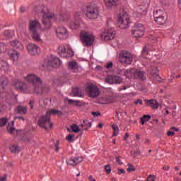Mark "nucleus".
<instances>
[{
  "mask_svg": "<svg viewBox=\"0 0 181 181\" xmlns=\"http://www.w3.org/2000/svg\"><path fill=\"white\" fill-rule=\"evenodd\" d=\"M33 12L38 16H42V30H50L52 29V21L57 19L56 14L49 11L47 6L43 4L35 6Z\"/></svg>",
  "mask_w": 181,
  "mask_h": 181,
  "instance_id": "nucleus-1",
  "label": "nucleus"
},
{
  "mask_svg": "<svg viewBox=\"0 0 181 181\" xmlns=\"http://www.w3.org/2000/svg\"><path fill=\"white\" fill-rule=\"evenodd\" d=\"M28 83H33L34 86V93L37 95H43L47 94V93H49L50 91V86H49L47 84L44 83L43 81H42V79H40V77L30 74L25 78Z\"/></svg>",
  "mask_w": 181,
  "mask_h": 181,
  "instance_id": "nucleus-2",
  "label": "nucleus"
},
{
  "mask_svg": "<svg viewBox=\"0 0 181 181\" xmlns=\"http://www.w3.org/2000/svg\"><path fill=\"white\" fill-rule=\"evenodd\" d=\"M110 23H112V19L108 18L107 19V29L105 30V32L103 33L100 36L103 39V40H112L114 37H115V30H114V28L111 27Z\"/></svg>",
  "mask_w": 181,
  "mask_h": 181,
  "instance_id": "nucleus-3",
  "label": "nucleus"
},
{
  "mask_svg": "<svg viewBox=\"0 0 181 181\" xmlns=\"http://www.w3.org/2000/svg\"><path fill=\"white\" fill-rule=\"evenodd\" d=\"M86 16L88 19H97L100 16V11L98 10V6L95 4H91L87 6Z\"/></svg>",
  "mask_w": 181,
  "mask_h": 181,
  "instance_id": "nucleus-4",
  "label": "nucleus"
},
{
  "mask_svg": "<svg viewBox=\"0 0 181 181\" xmlns=\"http://www.w3.org/2000/svg\"><path fill=\"white\" fill-rule=\"evenodd\" d=\"M153 18L155 22L158 25H165L168 18L166 17V12L162 9L156 10L153 12Z\"/></svg>",
  "mask_w": 181,
  "mask_h": 181,
  "instance_id": "nucleus-5",
  "label": "nucleus"
},
{
  "mask_svg": "<svg viewBox=\"0 0 181 181\" xmlns=\"http://www.w3.org/2000/svg\"><path fill=\"white\" fill-rule=\"evenodd\" d=\"M81 40L83 45L86 44V46H93V43L95 40V36L89 32L83 31L81 34Z\"/></svg>",
  "mask_w": 181,
  "mask_h": 181,
  "instance_id": "nucleus-6",
  "label": "nucleus"
},
{
  "mask_svg": "<svg viewBox=\"0 0 181 181\" xmlns=\"http://www.w3.org/2000/svg\"><path fill=\"white\" fill-rule=\"evenodd\" d=\"M119 28L120 29H127L129 26V17L128 13L125 11H122L119 14Z\"/></svg>",
  "mask_w": 181,
  "mask_h": 181,
  "instance_id": "nucleus-7",
  "label": "nucleus"
},
{
  "mask_svg": "<svg viewBox=\"0 0 181 181\" xmlns=\"http://www.w3.org/2000/svg\"><path fill=\"white\" fill-rule=\"evenodd\" d=\"M39 127L47 131L49 128H53V123L50 122V117L47 115H43L38 119L37 122Z\"/></svg>",
  "mask_w": 181,
  "mask_h": 181,
  "instance_id": "nucleus-8",
  "label": "nucleus"
},
{
  "mask_svg": "<svg viewBox=\"0 0 181 181\" xmlns=\"http://www.w3.org/2000/svg\"><path fill=\"white\" fill-rule=\"evenodd\" d=\"M119 59L120 63L131 64L132 62H134V57L131 54V52L128 51H122L119 54Z\"/></svg>",
  "mask_w": 181,
  "mask_h": 181,
  "instance_id": "nucleus-9",
  "label": "nucleus"
},
{
  "mask_svg": "<svg viewBox=\"0 0 181 181\" xmlns=\"http://www.w3.org/2000/svg\"><path fill=\"white\" fill-rule=\"evenodd\" d=\"M145 33V28L141 23L135 24L132 28V35L134 37H142Z\"/></svg>",
  "mask_w": 181,
  "mask_h": 181,
  "instance_id": "nucleus-10",
  "label": "nucleus"
},
{
  "mask_svg": "<svg viewBox=\"0 0 181 181\" xmlns=\"http://www.w3.org/2000/svg\"><path fill=\"white\" fill-rule=\"evenodd\" d=\"M86 90L88 93V95L91 97V98H97L100 95V89L97 86L90 83L86 88Z\"/></svg>",
  "mask_w": 181,
  "mask_h": 181,
  "instance_id": "nucleus-11",
  "label": "nucleus"
},
{
  "mask_svg": "<svg viewBox=\"0 0 181 181\" xmlns=\"http://www.w3.org/2000/svg\"><path fill=\"white\" fill-rule=\"evenodd\" d=\"M80 16H81V12L75 13L73 19L69 23V26L71 29H78V28H80V22L81 21Z\"/></svg>",
  "mask_w": 181,
  "mask_h": 181,
  "instance_id": "nucleus-12",
  "label": "nucleus"
},
{
  "mask_svg": "<svg viewBox=\"0 0 181 181\" xmlns=\"http://www.w3.org/2000/svg\"><path fill=\"white\" fill-rule=\"evenodd\" d=\"M28 26L30 32L37 30V29L39 28L44 32H47V30H42V28H43V23H42V24H40V21H39V20H30L28 23Z\"/></svg>",
  "mask_w": 181,
  "mask_h": 181,
  "instance_id": "nucleus-13",
  "label": "nucleus"
},
{
  "mask_svg": "<svg viewBox=\"0 0 181 181\" xmlns=\"http://www.w3.org/2000/svg\"><path fill=\"white\" fill-rule=\"evenodd\" d=\"M62 61L57 57L52 56L47 62V67H53V69H57L60 67Z\"/></svg>",
  "mask_w": 181,
  "mask_h": 181,
  "instance_id": "nucleus-14",
  "label": "nucleus"
},
{
  "mask_svg": "<svg viewBox=\"0 0 181 181\" xmlns=\"http://www.w3.org/2000/svg\"><path fill=\"white\" fill-rule=\"evenodd\" d=\"M105 83L107 84H121L122 83V78L110 75L105 78Z\"/></svg>",
  "mask_w": 181,
  "mask_h": 181,
  "instance_id": "nucleus-15",
  "label": "nucleus"
},
{
  "mask_svg": "<svg viewBox=\"0 0 181 181\" xmlns=\"http://www.w3.org/2000/svg\"><path fill=\"white\" fill-rule=\"evenodd\" d=\"M56 33L59 39L64 40V39H67L69 31H67V28L62 26V27H58L57 28Z\"/></svg>",
  "mask_w": 181,
  "mask_h": 181,
  "instance_id": "nucleus-16",
  "label": "nucleus"
},
{
  "mask_svg": "<svg viewBox=\"0 0 181 181\" xmlns=\"http://www.w3.org/2000/svg\"><path fill=\"white\" fill-rule=\"evenodd\" d=\"M27 50L31 56H37L40 53V48L35 44L27 45Z\"/></svg>",
  "mask_w": 181,
  "mask_h": 181,
  "instance_id": "nucleus-17",
  "label": "nucleus"
},
{
  "mask_svg": "<svg viewBox=\"0 0 181 181\" xmlns=\"http://www.w3.org/2000/svg\"><path fill=\"white\" fill-rule=\"evenodd\" d=\"M124 76H126L127 78H136V69L130 68L129 69H127L124 72Z\"/></svg>",
  "mask_w": 181,
  "mask_h": 181,
  "instance_id": "nucleus-18",
  "label": "nucleus"
},
{
  "mask_svg": "<svg viewBox=\"0 0 181 181\" xmlns=\"http://www.w3.org/2000/svg\"><path fill=\"white\" fill-rule=\"evenodd\" d=\"M105 5L108 9H112L115 8L119 4V0H104Z\"/></svg>",
  "mask_w": 181,
  "mask_h": 181,
  "instance_id": "nucleus-19",
  "label": "nucleus"
},
{
  "mask_svg": "<svg viewBox=\"0 0 181 181\" xmlns=\"http://www.w3.org/2000/svg\"><path fill=\"white\" fill-rule=\"evenodd\" d=\"M16 88L22 93H26V91H28V85H26V83L24 82L18 81L16 84Z\"/></svg>",
  "mask_w": 181,
  "mask_h": 181,
  "instance_id": "nucleus-20",
  "label": "nucleus"
},
{
  "mask_svg": "<svg viewBox=\"0 0 181 181\" xmlns=\"http://www.w3.org/2000/svg\"><path fill=\"white\" fill-rule=\"evenodd\" d=\"M10 44L12 47L16 49L17 50H20V52H22V50H23V45H22V42H19L18 40H13L10 42Z\"/></svg>",
  "mask_w": 181,
  "mask_h": 181,
  "instance_id": "nucleus-21",
  "label": "nucleus"
},
{
  "mask_svg": "<svg viewBox=\"0 0 181 181\" xmlns=\"http://www.w3.org/2000/svg\"><path fill=\"white\" fill-rule=\"evenodd\" d=\"M47 117H50V115H58V117H61V115H63V112L60 110L51 109L49 111L46 112Z\"/></svg>",
  "mask_w": 181,
  "mask_h": 181,
  "instance_id": "nucleus-22",
  "label": "nucleus"
},
{
  "mask_svg": "<svg viewBox=\"0 0 181 181\" xmlns=\"http://www.w3.org/2000/svg\"><path fill=\"white\" fill-rule=\"evenodd\" d=\"M136 78L142 80V81L146 80V74H145V71L136 69Z\"/></svg>",
  "mask_w": 181,
  "mask_h": 181,
  "instance_id": "nucleus-23",
  "label": "nucleus"
},
{
  "mask_svg": "<svg viewBox=\"0 0 181 181\" xmlns=\"http://www.w3.org/2000/svg\"><path fill=\"white\" fill-rule=\"evenodd\" d=\"M14 111L16 114H20L21 115H23V114H26L28 112V108H26V107L19 105L17 106Z\"/></svg>",
  "mask_w": 181,
  "mask_h": 181,
  "instance_id": "nucleus-24",
  "label": "nucleus"
},
{
  "mask_svg": "<svg viewBox=\"0 0 181 181\" xmlns=\"http://www.w3.org/2000/svg\"><path fill=\"white\" fill-rule=\"evenodd\" d=\"M146 103L147 105H150L151 108H153L154 110H158L159 108L158 102L155 100H146Z\"/></svg>",
  "mask_w": 181,
  "mask_h": 181,
  "instance_id": "nucleus-25",
  "label": "nucleus"
},
{
  "mask_svg": "<svg viewBox=\"0 0 181 181\" xmlns=\"http://www.w3.org/2000/svg\"><path fill=\"white\" fill-rule=\"evenodd\" d=\"M66 47H64V46H60L58 47V54H59L61 56V57H65L66 59H67V55L66 54Z\"/></svg>",
  "mask_w": 181,
  "mask_h": 181,
  "instance_id": "nucleus-26",
  "label": "nucleus"
},
{
  "mask_svg": "<svg viewBox=\"0 0 181 181\" xmlns=\"http://www.w3.org/2000/svg\"><path fill=\"white\" fill-rule=\"evenodd\" d=\"M8 77L5 75H3L0 77V86H2L3 88H5L8 86Z\"/></svg>",
  "mask_w": 181,
  "mask_h": 181,
  "instance_id": "nucleus-27",
  "label": "nucleus"
},
{
  "mask_svg": "<svg viewBox=\"0 0 181 181\" xmlns=\"http://www.w3.org/2000/svg\"><path fill=\"white\" fill-rule=\"evenodd\" d=\"M9 149L11 152V153H19V152H21V147H19L18 145L16 144H13L11 146H10Z\"/></svg>",
  "mask_w": 181,
  "mask_h": 181,
  "instance_id": "nucleus-28",
  "label": "nucleus"
},
{
  "mask_svg": "<svg viewBox=\"0 0 181 181\" xmlns=\"http://www.w3.org/2000/svg\"><path fill=\"white\" fill-rule=\"evenodd\" d=\"M68 69H69V70H73L75 71L76 70H78V65L77 64V62H76V61H73L69 62Z\"/></svg>",
  "mask_w": 181,
  "mask_h": 181,
  "instance_id": "nucleus-29",
  "label": "nucleus"
},
{
  "mask_svg": "<svg viewBox=\"0 0 181 181\" xmlns=\"http://www.w3.org/2000/svg\"><path fill=\"white\" fill-rule=\"evenodd\" d=\"M30 33L33 35V39L35 42H40V34L37 30L35 31H30Z\"/></svg>",
  "mask_w": 181,
  "mask_h": 181,
  "instance_id": "nucleus-30",
  "label": "nucleus"
},
{
  "mask_svg": "<svg viewBox=\"0 0 181 181\" xmlns=\"http://www.w3.org/2000/svg\"><path fill=\"white\" fill-rule=\"evenodd\" d=\"M72 94L74 97H82L81 89L79 88H74L72 89Z\"/></svg>",
  "mask_w": 181,
  "mask_h": 181,
  "instance_id": "nucleus-31",
  "label": "nucleus"
},
{
  "mask_svg": "<svg viewBox=\"0 0 181 181\" xmlns=\"http://www.w3.org/2000/svg\"><path fill=\"white\" fill-rule=\"evenodd\" d=\"M8 56L11 57V60H18L19 59V53L16 52H8Z\"/></svg>",
  "mask_w": 181,
  "mask_h": 181,
  "instance_id": "nucleus-32",
  "label": "nucleus"
},
{
  "mask_svg": "<svg viewBox=\"0 0 181 181\" xmlns=\"http://www.w3.org/2000/svg\"><path fill=\"white\" fill-rule=\"evenodd\" d=\"M151 74L153 77H155L156 78H159V71L158 70V67L153 66L151 69Z\"/></svg>",
  "mask_w": 181,
  "mask_h": 181,
  "instance_id": "nucleus-33",
  "label": "nucleus"
},
{
  "mask_svg": "<svg viewBox=\"0 0 181 181\" xmlns=\"http://www.w3.org/2000/svg\"><path fill=\"white\" fill-rule=\"evenodd\" d=\"M66 164L69 165V166H77V163L76 161V158H70L69 159L66 160Z\"/></svg>",
  "mask_w": 181,
  "mask_h": 181,
  "instance_id": "nucleus-34",
  "label": "nucleus"
},
{
  "mask_svg": "<svg viewBox=\"0 0 181 181\" xmlns=\"http://www.w3.org/2000/svg\"><path fill=\"white\" fill-rule=\"evenodd\" d=\"M151 117L150 115H144L143 117L141 118V125H144L146 122H148L149 119H151Z\"/></svg>",
  "mask_w": 181,
  "mask_h": 181,
  "instance_id": "nucleus-35",
  "label": "nucleus"
},
{
  "mask_svg": "<svg viewBox=\"0 0 181 181\" xmlns=\"http://www.w3.org/2000/svg\"><path fill=\"white\" fill-rule=\"evenodd\" d=\"M112 128L113 129L112 136H117V135H118V132H119V128H118L117 124L112 125Z\"/></svg>",
  "mask_w": 181,
  "mask_h": 181,
  "instance_id": "nucleus-36",
  "label": "nucleus"
},
{
  "mask_svg": "<svg viewBox=\"0 0 181 181\" xmlns=\"http://www.w3.org/2000/svg\"><path fill=\"white\" fill-rule=\"evenodd\" d=\"M91 122H89L88 119H84L83 122L81 124V127H83V128L85 127H88V128H91Z\"/></svg>",
  "mask_w": 181,
  "mask_h": 181,
  "instance_id": "nucleus-37",
  "label": "nucleus"
},
{
  "mask_svg": "<svg viewBox=\"0 0 181 181\" xmlns=\"http://www.w3.org/2000/svg\"><path fill=\"white\" fill-rule=\"evenodd\" d=\"M15 124V121H11V127H7V131L8 134H13L15 132V127H13V125Z\"/></svg>",
  "mask_w": 181,
  "mask_h": 181,
  "instance_id": "nucleus-38",
  "label": "nucleus"
},
{
  "mask_svg": "<svg viewBox=\"0 0 181 181\" xmlns=\"http://www.w3.org/2000/svg\"><path fill=\"white\" fill-rule=\"evenodd\" d=\"M8 123V119L6 117L0 118V127H5Z\"/></svg>",
  "mask_w": 181,
  "mask_h": 181,
  "instance_id": "nucleus-39",
  "label": "nucleus"
},
{
  "mask_svg": "<svg viewBox=\"0 0 181 181\" xmlns=\"http://www.w3.org/2000/svg\"><path fill=\"white\" fill-rule=\"evenodd\" d=\"M71 128L72 129V132H75V134L80 132V127H78V126H77V124H73L71 127Z\"/></svg>",
  "mask_w": 181,
  "mask_h": 181,
  "instance_id": "nucleus-40",
  "label": "nucleus"
},
{
  "mask_svg": "<svg viewBox=\"0 0 181 181\" xmlns=\"http://www.w3.org/2000/svg\"><path fill=\"white\" fill-rule=\"evenodd\" d=\"M130 153L133 158H136L141 155V151L139 150L131 151Z\"/></svg>",
  "mask_w": 181,
  "mask_h": 181,
  "instance_id": "nucleus-41",
  "label": "nucleus"
},
{
  "mask_svg": "<svg viewBox=\"0 0 181 181\" xmlns=\"http://www.w3.org/2000/svg\"><path fill=\"white\" fill-rule=\"evenodd\" d=\"M5 52H6V45L4 42H0V53H5Z\"/></svg>",
  "mask_w": 181,
  "mask_h": 181,
  "instance_id": "nucleus-42",
  "label": "nucleus"
},
{
  "mask_svg": "<svg viewBox=\"0 0 181 181\" xmlns=\"http://www.w3.org/2000/svg\"><path fill=\"white\" fill-rule=\"evenodd\" d=\"M66 58L67 57H73L74 56V52L71 49H67L66 52Z\"/></svg>",
  "mask_w": 181,
  "mask_h": 181,
  "instance_id": "nucleus-43",
  "label": "nucleus"
},
{
  "mask_svg": "<svg viewBox=\"0 0 181 181\" xmlns=\"http://www.w3.org/2000/svg\"><path fill=\"white\" fill-rule=\"evenodd\" d=\"M129 168H127V172L130 173V172H135L136 170V168L134 167V165L129 163L128 164Z\"/></svg>",
  "mask_w": 181,
  "mask_h": 181,
  "instance_id": "nucleus-44",
  "label": "nucleus"
},
{
  "mask_svg": "<svg viewBox=\"0 0 181 181\" xmlns=\"http://www.w3.org/2000/svg\"><path fill=\"white\" fill-rule=\"evenodd\" d=\"M66 141L68 142H74V134H69L66 137Z\"/></svg>",
  "mask_w": 181,
  "mask_h": 181,
  "instance_id": "nucleus-45",
  "label": "nucleus"
},
{
  "mask_svg": "<svg viewBox=\"0 0 181 181\" xmlns=\"http://www.w3.org/2000/svg\"><path fill=\"white\" fill-rule=\"evenodd\" d=\"M76 107H84V103L80 101V100H75V105Z\"/></svg>",
  "mask_w": 181,
  "mask_h": 181,
  "instance_id": "nucleus-46",
  "label": "nucleus"
},
{
  "mask_svg": "<svg viewBox=\"0 0 181 181\" xmlns=\"http://www.w3.org/2000/svg\"><path fill=\"white\" fill-rule=\"evenodd\" d=\"M75 160L76 162V165H78L81 163V162H83L84 159L83 158V157H75Z\"/></svg>",
  "mask_w": 181,
  "mask_h": 181,
  "instance_id": "nucleus-47",
  "label": "nucleus"
},
{
  "mask_svg": "<svg viewBox=\"0 0 181 181\" xmlns=\"http://www.w3.org/2000/svg\"><path fill=\"white\" fill-rule=\"evenodd\" d=\"M105 170L107 173V175H110L111 173V165H105Z\"/></svg>",
  "mask_w": 181,
  "mask_h": 181,
  "instance_id": "nucleus-48",
  "label": "nucleus"
},
{
  "mask_svg": "<svg viewBox=\"0 0 181 181\" xmlns=\"http://www.w3.org/2000/svg\"><path fill=\"white\" fill-rule=\"evenodd\" d=\"M4 36H6L7 37H11L12 35H11V31L8 30H4L3 33Z\"/></svg>",
  "mask_w": 181,
  "mask_h": 181,
  "instance_id": "nucleus-49",
  "label": "nucleus"
},
{
  "mask_svg": "<svg viewBox=\"0 0 181 181\" xmlns=\"http://www.w3.org/2000/svg\"><path fill=\"white\" fill-rule=\"evenodd\" d=\"M0 67H1V69H5V67H8V63L4 61H0Z\"/></svg>",
  "mask_w": 181,
  "mask_h": 181,
  "instance_id": "nucleus-50",
  "label": "nucleus"
},
{
  "mask_svg": "<svg viewBox=\"0 0 181 181\" xmlns=\"http://www.w3.org/2000/svg\"><path fill=\"white\" fill-rule=\"evenodd\" d=\"M148 49L146 48V47H144L143 48V50H142V52H141L142 56L144 57H145V55L148 54Z\"/></svg>",
  "mask_w": 181,
  "mask_h": 181,
  "instance_id": "nucleus-51",
  "label": "nucleus"
},
{
  "mask_svg": "<svg viewBox=\"0 0 181 181\" xmlns=\"http://www.w3.org/2000/svg\"><path fill=\"white\" fill-rule=\"evenodd\" d=\"M117 175H125V170L123 168H117Z\"/></svg>",
  "mask_w": 181,
  "mask_h": 181,
  "instance_id": "nucleus-52",
  "label": "nucleus"
},
{
  "mask_svg": "<svg viewBox=\"0 0 181 181\" xmlns=\"http://www.w3.org/2000/svg\"><path fill=\"white\" fill-rule=\"evenodd\" d=\"M137 12L138 13H139V15H142L145 12V11H144V7L143 6L139 7L137 9Z\"/></svg>",
  "mask_w": 181,
  "mask_h": 181,
  "instance_id": "nucleus-53",
  "label": "nucleus"
},
{
  "mask_svg": "<svg viewBox=\"0 0 181 181\" xmlns=\"http://www.w3.org/2000/svg\"><path fill=\"white\" fill-rule=\"evenodd\" d=\"M134 104L136 105H138V104H139V105H142V104H144V102H142V99H137L136 101H134Z\"/></svg>",
  "mask_w": 181,
  "mask_h": 181,
  "instance_id": "nucleus-54",
  "label": "nucleus"
},
{
  "mask_svg": "<svg viewBox=\"0 0 181 181\" xmlns=\"http://www.w3.org/2000/svg\"><path fill=\"white\" fill-rule=\"evenodd\" d=\"M14 119H20V120L23 121V122H25V118L22 116H15Z\"/></svg>",
  "mask_w": 181,
  "mask_h": 181,
  "instance_id": "nucleus-55",
  "label": "nucleus"
},
{
  "mask_svg": "<svg viewBox=\"0 0 181 181\" xmlns=\"http://www.w3.org/2000/svg\"><path fill=\"white\" fill-rule=\"evenodd\" d=\"M114 66V64L112 62H109L105 65L106 69H112V67Z\"/></svg>",
  "mask_w": 181,
  "mask_h": 181,
  "instance_id": "nucleus-56",
  "label": "nucleus"
},
{
  "mask_svg": "<svg viewBox=\"0 0 181 181\" xmlns=\"http://www.w3.org/2000/svg\"><path fill=\"white\" fill-rule=\"evenodd\" d=\"M146 181H155V176L149 175L146 180Z\"/></svg>",
  "mask_w": 181,
  "mask_h": 181,
  "instance_id": "nucleus-57",
  "label": "nucleus"
},
{
  "mask_svg": "<svg viewBox=\"0 0 181 181\" xmlns=\"http://www.w3.org/2000/svg\"><path fill=\"white\" fill-rule=\"evenodd\" d=\"M75 103H76V100H71V99L68 100V104L71 105H75Z\"/></svg>",
  "mask_w": 181,
  "mask_h": 181,
  "instance_id": "nucleus-58",
  "label": "nucleus"
},
{
  "mask_svg": "<svg viewBox=\"0 0 181 181\" xmlns=\"http://www.w3.org/2000/svg\"><path fill=\"white\" fill-rule=\"evenodd\" d=\"M167 135H168V136H173V135H175V132L168 131V132H167Z\"/></svg>",
  "mask_w": 181,
  "mask_h": 181,
  "instance_id": "nucleus-59",
  "label": "nucleus"
},
{
  "mask_svg": "<svg viewBox=\"0 0 181 181\" xmlns=\"http://www.w3.org/2000/svg\"><path fill=\"white\" fill-rule=\"evenodd\" d=\"M92 115H93V117H98V115H101V113L98 112H93Z\"/></svg>",
  "mask_w": 181,
  "mask_h": 181,
  "instance_id": "nucleus-60",
  "label": "nucleus"
},
{
  "mask_svg": "<svg viewBox=\"0 0 181 181\" xmlns=\"http://www.w3.org/2000/svg\"><path fill=\"white\" fill-rule=\"evenodd\" d=\"M54 146L56 147V148H55V152H59V141H57V144H54Z\"/></svg>",
  "mask_w": 181,
  "mask_h": 181,
  "instance_id": "nucleus-61",
  "label": "nucleus"
},
{
  "mask_svg": "<svg viewBox=\"0 0 181 181\" xmlns=\"http://www.w3.org/2000/svg\"><path fill=\"white\" fill-rule=\"evenodd\" d=\"M6 177H8V175L5 174L4 177H0V181H6Z\"/></svg>",
  "mask_w": 181,
  "mask_h": 181,
  "instance_id": "nucleus-62",
  "label": "nucleus"
},
{
  "mask_svg": "<svg viewBox=\"0 0 181 181\" xmlns=\"http://www.w3.org/2000/svg\"><path fill=\"white\" fill-rule=\"evenodd\" d=\"M116 161L119 165H122V162H121V160L119 159V157H116Z\"/></svg>",
  "mask_w": 181,
  "mask_h": 181,
  "instance_id": "nucleus-63",
  "label": "nucleus"
},
{
  "mask_svg": "<svg viewBox=\"0 0 181 181\" xmlns=\"http://www.w3.org/2000/svg\"><path fill=\"white\" fill-rule=\"evenodd\" d=\"M89 180H90V181H97L95 179H94V178L93 177V175H90V176H89Z\"/></svg>",
  "mask_w": 181,
  "mask_h": 181,
  "instance_id": "nucleus-64",
  "label": "nucleus"
}]
</instances>
